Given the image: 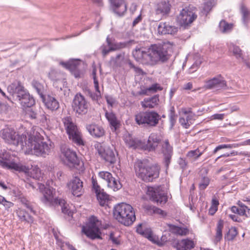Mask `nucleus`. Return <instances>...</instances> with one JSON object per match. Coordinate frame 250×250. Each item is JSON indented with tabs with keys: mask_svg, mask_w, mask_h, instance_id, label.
Instances as JSON below:
<instances>
[{
	"mask_svg": "<svg viewBox=\"0 0 250 250\" xmlns=\"http://www.w3.org/2000/svg\"><path fill=\"white\" fill-rule=\"evenodd\" d=\"M179 123L181 124V125L185 128H188L190 126L189 122H188L186 119H185L183 117L180 118Z\"/></svg>",
	"mask_w": 250,
	"mask_h": 250,
	"instance_id": "680f3d73",
	"label": "nucleus"
},
{
	"mask_svg": "<svg viewBox=\"0 0 250 250\" xmlns=\"http://www.w3.org/2000/svg\"><path fill=\"white\" fill-rule=\"evenodd\" d=\"M159 103V95H155L152 97L145 98L141 102L142 107L144 108H154L158 105Z\"/></svg>",
	"mask_w": 250,
	"mask_h": 250,
	"instance_id": "a878e982",
	"label": "nucleus"
},
{
	"mask_svg": "<svg viewBox=\"0 0 250 250\" xmlns=\"http://www.w3.org/2000/svg\"><path fill=\"white\" fill-rule=\"evenodd\" d=\"M105 116L108 121L111 129H114L115 131L119 127L120 123L115 114L112 112H109L106 111L105 113Z\"/></svg>",
	"mask_w": 250,
	"mask_h": 250,
	"instance_id": "2f4dec72",
	"label": "nucleus"
},
{
	"mask_svg": "<svg viewBox=\"0 0 250 250\" xmlns=\"http://www.w3.org/2000/svg\"><path fill=\"white\" fill-rule=\"evenodd\" d=\"M224 228V221L223 220L220 219L218 221L217 227L216 229V235L215 241L216 242H218L220 241V240L222 239V230Z\"/></svg>",
	"mask_w": 250,
	"mask_h": 250,
	"instance_id": "37998d69",
	"label": "nucleus"
},
{
	"mask_svg": "<svg viewBox=\"0 0 250 250\" xmlns=\"http://www.w3.org/2000/svg\"><path fill=\"white\" fill-rule=\"evenodd\" d=\"M195 116L196 114L194 113L187 115L186 120H187L188 122H189L190 125L193 123V121L195 120L194 117Z\"/></svg>",
	"mask_w": 250,
	"mask_h": 250,
	"instance_id": "69168bd1",
	"label": "nucleus"
},
{
	"mask_svg": "<svg viewBox=\"0 0 250 250\" xmlns=\"http://www.w3.org/2000/svg\"><path fill=\"white\" fill-rule=\"evenodd\" d=\"M95 147L99 154L105 161L109 162L110 164L116 162V158L112 149L108 146H104L99 143L95 144Z\"/></svg>",
	"mask_w": 250,
	"mask_h": 250,
	"instance_id": "ddd939ff",
	"label": "nucleus"
},
{
	"mask_svg": "<svg viewBox=\"0 0 250 250\" xmlns=\"http://www.w3.org/2000/svg\"><path fill=\"white\" fill-rule=\"evenodd\" d=\"M214 0H208L204 3L202 12L207 16L211 10L212 7L214 6Z\"/></svg>",
	"mask_w": 250,
	"mask_h": 250,
	"instance_id": "49530a36",
	"label": "nucleus"
},
{
	"mask_svg": "<svg viewBox=\"0 0 250 250\" xmlns=\"http://www.w3.org/2000/svg\"><path fill=\"white\" fill-rule=\"evenodd\" d=\"M54 190L53 188H45L43 192V196L41 197V201L47 206H56L64 203V200L54 198Z\"/></svg>",
	"mask_w": 250,
	"mask_h": 250,
	"instance_id": "4468645a",
	"label": "nucleus"
},
{
	"mask_svg": "<svg viewBox=\"0 0 250 250\" xmlns=\"http://www.w3.org/2000/svg\"><path fill=\"white\" fill-rule=\"evenodd\" d=\"M192 8L189 6L183 8L178 17L180 25L185 28L197 18V16Z\"/></svg>",
	"mask_w": 250,
	"mask_h": 250,
	"instance_id": "9d476101",
	"label": "nucleus"
},
{
	"mask_svg": "<svg viewBox=\"0 0 250 250\" xmlns=\"http://www.w3.org/2000/svg\"><path fill=\"white\" fill-rule=\"evenodd\" d=\"M230 210L233 213L237 214L240 216H245L247 218L250 217V209L248 210L242 209L237 206H233L231 208Z\"/></svg>",
	"mask_w": 250,
	"mask_h": 250,
	"instance_id": "79ce46f5",
	"label": "nucleus"
},
{
	"mask_svg": "<svg viewBox=\"0 0 250 250\" xmlns=\"http://www.w3.org/2000/svg\"><path fill=\"white\" fill-rule=\"evenodd\" d=\"M172 246L177 250H190L194 247L195 245L192 240L187 238L175 240L172 243Z\"/></svg>",
	"mask_w": 250,
	"mask_h": 250,
	"instance_id": "5701e85b",
	"label": "nucleus"
},
{
	"mask_svg": "<svg viewBox=\"0 0 250 250\" xmlns=\"http://www.w3.org/2000/svg\"><path fill=\"white\" fill-rule=\"evenodd\" d=\"M24 207L27 208L29 210H30L31 213H32L34 214H36V211L35 210V204L29 202L28 203L26 204V205L24 206Z\"/></svg>",
	"mask_w": 250,
	"mask_h": 250,
	"instance_id": "bf43d9fd",
	"label": "nucleus"
},
{
	"mask_svg": "<svg viewBox=\"0 0 250 250\" xmlns=\"http://www.w3.org/2000/svg\"><path fill=\"white\" fill-rule=\"evenodd\" d=\"M86 128L90 135L95 138H100L104 134V128L97 125H86Z\"/></svg>",
	"mask_w": 250,
	"mask_h": 250,
	"instance_id": "c85d7f7f",
	"label": "nucleus"
},
{
	"mask_svg": "<svg viewBox=\"0 0 250 250\" xmlns=\"http://www.w3.org/2000/svg\"><path fill=\"white\" fill-rule=\"evenodd\" d=\"M113 214L115 219L125 226L131 225L136 220L133 208L130 205L125 203L115 205Z\"/></svg>",
	"mask_w": 250,
	"mask_h": 250,
	"instance_id": "7ed1b4c3",
	"label": "nucleus"
},
{
	"mask_svg": "<svg viewBox=\"0 0 250 250\" xmlns=\"http://www.w3.org/2000/svg\"><path fill=\"white\" fill-rule=\"evenodd\" d=\"M7 90L11 94L13 99L19 103L29 94L28 91L20 81H15L9 85L7 87Z\"/></svg>",
	"mask_w": 250,
	"mask_h": 250,
	"instance_id": "6e6552de",
	"label": "nucleus"
},
{
	"mask_svg": "<svg viewBox=\"0 0 250 250\" xmlns=\"http://www.w3.org/2000/svg\"><path fill=\"white\" fill-rule=\"evenodd\" d=\"M112 9L119 16H122L126 11V4L124 0H110Z\"/></svg>",
	"mask_w": 250,
	"mask_h": 250,
	"instance_id": "4be33fe9",
	"label": "nucleus"
},
{
	"mask_svg": "<svg viewBox=\"0 0 250 250\" xmlns=\"http://www.w3.org/2000/svg\"><path fill=\"white\" fill-rule=\"evenodd\" d=\"M153 213L160 214L163 216L166 215V213L164 210L156 207H155Z\"/></svg>",
	"mask_w": 250,
	"mask_h": 250,
	"instance_id": "338daca9",
	"label": "nucleus"
},
{
	"mask_svg": "<svg viewBox=\"0 0 250 250\" xmlns=\"http://www.w3.org/2000/svg\"><path fill=\"white\" fill-rule=\"evenodd\" d=\"M162 89L163 87L157 83H154L147 88L149 92L152 93L156 92L158 90H162Z\"/></svg>",
	"mask_w": 250,
	"mask_h": 250,
	"instance_id": "6e6d98bb",
	"label": "nucleus"
},
{
	"mask_svg": "<svg viewBox=\"0 0 250 250\" xmlns=\"http://www.w3.org/2000/svg\"><path fill=\"white\" fill-rule=\"evenodd\" d=\"M20 104L23 108L31 107L35 104V100L33 96L29 94Z\"/></svg>",
	"mask_w": 250,
	"mask_h": 250,
	"instance_id": "a19ab883",
	"label": "nucleus"
},
{
	"mask_svg": "<svg viewBox=\"0 0 250 250\" xmlns=\"http://www.w3.org/2000/svg\"><path fill=\"white\" fill-rule=\"evenodd\" d=\"M227 85L225 80L220 75L211 79L206 81L204 87L206 89H215L217 90L227 89Z\"/></svg>",
	"mask_w": 250,
	"mask_h": 250,
	"instance_id": "f3484780",
	"label": "nucleus"
},
{
	"mask_svg": "<svg viewBox=\"0 0 250 250\" xmlns=\"http://www.w3.org/2000/svg\"><path fill=\"white\" fill-rule=\"evenodd\" d=\"M27 114L32 119H36L38 118V113L36 111L33 110L32 109L28 110Z\"/></svg>",
	"mask_w": 250,
	"mask_h": 250,
	"instance_id": "0e129e2a",
	"label": "nucleus"
},
{
	"mask_svg": "<svg viewBox=\"0 0 250 250\" xmlns=\"http://www.w3.org/2000/svg\"><path fill=\"white\" fill-rule=\"evenodd\" d=\"M172 44L167 42L163 44H152L148 48L136 47L132 54L137 62L152 66L159 62H165L169 59L168 52L171 50Z\"/></svg>",
	"mask_w": 250,
	"mask_h": 250,
	"instance_id": "f03ea898",
	"label": "nucleus"
},
{
	"mask_svg": "<svg viewBox=\"0 0 250 250\" xmlns=\"http://www.w3.org/2000/svg\"><path fill=\"white\" fill-rule=\"evenodd\" d=\"M238 234L237 228L235 227H231L226 234H225L224 238L226 241H232Z\"/></svg>",
	"mask_w": 250,
	"mask_h": 250,
	"instance_id": "a18cd8bd",
	"label": "nucleus"
},
{
	"mask_svg": "<svg viewBox=\"0 0 250 250\" xmlns=\"http://www.w3.org/2000/svg\"><path fill=\"white\" fill-rule=\"evenodd\" d=\"M85 92L86 95L89 96L94 102L98 103L99 100L101 98V93L93 92L89 89H86Z\"/></svg>",
	"mask_w": 250,
	"mask_h": 250,
	"instance_id": "de8ad7c7",
	"label": "nucleus"
},
{
	"mask_svg": "<svg viewBox=\"0 0 250 250\" xmlns=\"http://www.w3.org/2000/svg\"><path fill=\"white\" fill-rule=\"evenodd\" d=\"M69 139L78 146H85V143L82 138L81 133L78 130L68 135Z\"/></svg>",
	"mask_w": 250,
	"mask_h": 250,
	"instance_id": "72a5a7b5",
	"label": "nucleus"
},
{
	"mask_svg": "<svg viewBox=\"0 0 250 250\" xmlns=\"http://www.w3.org/2000/svg\"><path fill=\"white\" fill-rule=\"evenodd\" d=\"M82 231L88 238L91 239L101 238V233L99 227H83Z\"/></svg>",
	"mask_w": 250,
	"mask_h": 250,
	"instance_id": "cd10ccee",
	"label": "nucleus"
},
{
	"mask_svg": "<svg viewBox=\"0 0 250 250\" xmlns=\"http://www.w3.org/2000/svg\"><path fill=\"white\" fill-rule=\"evenodd\" d=\"M161 150L163 155V164L166 168V172H167L173 154V146L170 145L168 139L163 142Z\"/></svg>",
	"mask_w": 250,
	"mask_h": 250,
	"instance_id": "dca6fc26",
	"label": "nucleus"
},
{
	"mask_svg": "<svg viewBox=\"0 0 250 250\" xmlns=\"http://www.w3.org/2000/svg\"><path fill=\"white\" fill-rule=\"evenodd\" d=\"M61 150L67 161V165L71 170L75 169L79 172H84V163L78 158L76 152L66 146H62Z\"/></svg>",
	"mask_w": 250,
	"mask_h": 250,
	"instance_id": "0eeeda50",
	"label": "nucleus"
},
{
	"mask_svg": "<svg viewBox=\"0 0 250 250\" xmlns=\"http://www.w3.org/2000/svg\"><path fill=\"white\" fill-rule=\"evenodd\" d=\"M161 119L158 113L154 110L140 112L135 116L136 124L146 127L156 126Z\"/></svg>",
	"mask_w": 250,
	"mask_h": 250,
	"instance_id": "39448f33",
	"label": "nucleus"
},
{
	"mask_svg": "<svg viewBox=\"0 0 250 250\" xmlns=\"http://www.w3.org/2000/svg\"><path fill=\"white\" fill-rule=\"evenodd\" d=\"M136 175L144 182H150L158 178L159 173H136Z\"/></svg>",
	"mask_w": 250,
	"mask_h": 250,
	"instance_id": "e433bc0d",
	"label": "nucleus"
},
{
	"mask_svg": "<svg viewBox=\"0 0 250 250\" xmlns=\"http://www.w3.org/2000/svg\"><path fill=\"white\" fill-rule=\"evenodd\" d=\"M168 229L170 232L176 234L178 227L172 224H167Z\"/></svg>",
	"mask_w": 250,
	"mask_h": 250,
	"instance_id": "774afa93",
	"label": "nucleus"
},
{
	"mask_svg": "<svg viewBox=\"0 0 250 250\" xmlns=\"http://www.w3.org/2000/svg\"><path fill=\"white\" fill-rule=\"evenodd\" d=\"M92 191L96 194L97 199L100 206L104 207L107 205L109 201V195L104 192V189L98 185L97 181L92 177Z\"/></svg>",
	"mask_w": 250,
	"mask_h": 250,
	"instance_id": "2eb2a0df",
	"label": "nucleus"
},
{
	"mask_svg": "<svg viewBox=\"0 0 250 250\" xmlns=\"http://www.w3.org/2000/svg\"><path fill=\"white\" fill-rule=\"evenodd\" d=\"M232 148V144H223L218 146L213 150V153H216L219 150L224 148Z\"/></svg>",
	"mask_w": 250,
	"mask_h": 250,
	"instance_id": "13d9d810",
	"label": "nucleus"
},
{
	"mask_svg": "<svg viewBox=\"0 0 250 250\" xmlns=\"http://www.w3.org/2000/svg\"><path fill=\"white\" fill-rule=\"evenodd\" d=\"M0 166L5 169L18 172H29L33 167L31 165H23L17 161L10 152L6 150L0 152Z\"/></svg>",
	"mask_w": 250,
	"mask_h": 250,
	"instance_id": "20e7f679",
	"label": "nucleus"
},
{
	"mask_svg": "<svg viewBox=\"0 0 250 250\" xmlns=\"http://www.w3.org/2000/svg\"><path fill=\"white\" fill-rule=\"evenodd\" d=\"M160 142V139L158 135L154 133H152L149 135L147 144L143 143V149L149 151L155 150Z\"/></svg>",
	"mask_w": 250,
	"mask_h": 250,
	"instance_id": "412c9836",
	"label": "nucleus"
},
{
	"mask_svg": "<svg viewBox=\"0 0 250 250\" xmlns=\"http://www.w3.org/2000/svg\"><path fill=\"white\" fill-rule=\"evenodd\" d=\"M17 214L19 219L21 221H24L29 224H31L34 221L33 218L24 210H19L17 211Z\"/></svg>",
	"mask_w": 250,
	"mask_h": 250,
	"instance_id": "ea45409f",
	"label": "nucleus"
},
{
	"mask_svg": "<svg viewBox=\"0 0 250 250\" xmlns=\"http://www.w3.org/2000/svg\"><path fill=\"white\" fill-rule=\"evenodd\" d=\"M27 176L33 177V178L38 180V181H42L43 179L42 175L43 173H25Z\"/></svg>",
	"mask_w": 250,
	"mask_h": 250,
	"instance_id": "4d7b16f0",
	"label": "nucleus"
},
{
	"mask_svg": "<svg viewBox=\"0 0 250 250\" xmlns=\"http://www.w3.org/2000/svg\"><path fill=\"white\" fill-rule=\"evenodd\" d=\"M0 135L8 144L15 146H20L21 149L24 150L26 154L45 157L50 152V146L43 141V138L38 133L29 135L27 140L26 134L19 135L14 129L7 127L0 131Z\"/></svg>",
	"mask_w": 250,
	"mask_h": 250,
	"instance_id": "f257e3e1",
	"label": "nucleus"
},
{
	"mask_svg": "<svg viewBox=\"0 0 250 250\" xmlns=\"http://www.w3.org/2000/svg\"><path fill=\"white\" fill-rule=\"evenodd\" d=\"M203 153V152L200 151L199 148L192 150L187 153L186 155V159L187 161L192 163L197 160Z\"/></svg>",
	"mask_w": 250,
	"mask_h": 250,
	"instance_id": "4c0bfd02",
	"label": "nucleus"
},
{
	"mask_svg": "<svg viewBox=\"0 0 250 250\" xmlns=\"http://www.w3.org/2000/svg\"><path fill=\"white\" fill-rule=\"evenodd\" d=\"M240 12L242 15V21L245 25L247 26L250 20V10L244 4H241Z\"/></svg>",
	"mask_w": 250,
	"mask_h": 250,
	"instance_id": "c9c22d12",
	"label": "nucleus"
},
{
	"mask_svg": "<svg viewBox=\"0 0 250 250\" xmlns=\"http://www.w3.org/2000/svg\"><path fill=\"white\" fill-rule=\"evenodd\" d=\"M135 172H160V166L157 163H150L147 159L138 160L134 165Z\"/></svg>",
	"mask_w": 250,
	"mask_h": 250,
	"instance_id": "9b49d317",
	"label": "nucleus"
},
{
	"mask_svg": "<svg viewBox=\"0 0 250 250\" xmlns=\"http://www.w3.org/2000/svg\"><path fill=\"white\" fill-rule=\"evenodd\" d=\"M41 99L45 106L52 111L56 110L59 108V103L58 101L55 97L50 95H45Z\"/></svg>",
	"mask_w": 250,
	"mask_h": 250,
	"instance_id": "393cba45",
	"label": "nucleus"
},
{
	"mask_svg": "<svg viewBox=\"0 0 250 250\" xmlns=\"http://www.w3.org/2000/svg\"><path fill=\"white\" fill-rule=\"evenodd\" d=\"M169 116L171 127H173L176 122V118L177 117L175 114L174 107L173 106L170 108Z\"/></svg>",
	"mask_w": 250,
	"mask_h": 250,
	"instance_id": "8fccbe9b",
	"label": "nucleus"
},
{
	"mask_svg": "<svg viewBox=\"0 0 250 250\" xmlns=\"http://www.w3.org/2000/svg\"><path fill=\"white\" fill-rule=\"evenodd\" d=\"M99 220L97 217L94 216H91L89 219V222L86 226L92 227H98Z\"/></svg>",
	"mask_w": 250,
	"mask_h": 250,
	"instance_id": "864d4df0",
	"label": "nucleus"
},
{
	"mask_svg": "<svg viewBox=\"0 0 250 250\" xmlns=\"http://www.w3.org/2000/svg\"><path fill=\"white\" fill-rule=\"evenodd\" d=\"M188 233V229L187 228L178 227L176 234L180 235H185Z\"/></svg>",
	"mask_w": 250,
	"mask_h": 250,
	"instance_id": "e2e57ef3",
	"label": "nucleus"
},
{
	"mask_svg": "<svg viewBox=\"0 0 250 250\" xmlns=\"http://www.w3.org/2000/svg\"><path fill=\"white\" fill-rule=\"evenodd\" d=\"M170 4L166 2V0H162L158 3L156 8V12L157 14H162L163 15L169 13L170 10Z\"/></svg>",
	"mask_w": 250,
	"mask_h": 250,
	"instance_id": "473e14b6",
	"label": "nucleus"
},
{
	"mask_svg": "<svg viewBox=\"0 0 250 250\" xmlns=\"http://www.w3.org/2000/svg\"><path fill=\"white\" fill-rule=\"evenodd\" d=\"M106 44H103L100 47L103 57H106L110 52L121 50L130 46L135 41L130 40L124 42H116L115 39L108 35L106 38Z\"/></svg>",
	"mask_w": 250,
	"mask_h": 250,
	"instance_id": "423d86ee",
	"label": "nucleus"
},
{
	"mask_svg": "<svg viewBox=\"0 0 250 250\" xmlns=\"http://www.w3.org/2000/svg\"><path fill=\"white\" fill-rule=\"evenodd\" d=\"M146 194L152 201L160 205H164L167 201V195L159 188L148 187Z\"/></svg>",
	"mask_w": 250,
	"mask_h": 250,
	"instance_id": "f8f14e48",
	"label": "nucleus"
},
{
	"mask_svg": "<svg viewBox=\"0 0 250 250\" xmlns=\"http://www.w3.org/2000/svg\"><path fill=\"white\" fill-rule=\"evenodd\" d=\"M57 205H59L61 207L62 212L64 214H67L69 216L72 215L73 212L67 208L66 205H65V201L64 200V203L61 204H57Z\"/></svg>",
	"mask_w": 250,
	"mask_h": 250,
	"instance_id": "5fc2aeb1",
	"label": "nucleus"
},
{
	"mask_svg": "<svg viewBox=\"0 0 250 250\" xmlns=\"http://www.w3.org/2000/svg\"><path fill=\"white\" fill-rule=\"evenodd\" d=\"M219 27L223 33H225L232 29V24L228 23L224 20H222L219 23Z\"/></svg>",
	"mask_w": 250,
	"mask_h": 250,
	"instance_id": "09e8293b",
	"label": "nucleus"
},
{
	"mask_svg": "<svg viewBox=\"0 0 250 250\" xmlns=\"http://www.w3.org/2000/svg\"><path fill=\"white\" fill-rule=\"evenodd\" d=\"M210 183V179L208 177L202 176L201 181L199 185V188L201 190H204L208 186Z\"/></svg>",
	"mask_w": 250,
	"mask_h": 250,
	"instance_id": "3c124183",
	"label": "nucleus"
},
{
	"mask_svg": "<svg viewBox=\"0 0 250 250\" xmlns=\"http://www.w3.org/2000/svg\"><path fill=\"white\" fill-rule=\"evenodd\" d=\"M63 73L61 71L51 68L50 71L48 73L49 79L53 83V86L58 90H62V86L58 85L59 82L63 83V85L66 83V81L63 79Z\"/></svg>",
	"mask_w": 250,
	"mask_h": 250,
	"instance_id": "a211bd4d",
	"label": "nucleus"
},
{
	"mask_svg": "<svg viewBox=\"0 0 250 250\" xmlns=\"http://www.w3.org/2000/svg\"><path fill=\"white\" fill-rule=\"evenodd\" d=\"M0 204L3 205L5 209H8L14 206L12 202L7 201L5 198L1 195H0Z\"/></svg>",
	"mask_w": 250,
	"mask_h": 250,
	"instance_id": "603ef678",
	"label": "nucleus"
},
{
	"mask_svg": "<svg viewBox=\"0 0 250 250\" xmlns=\"http://www.w3.org/2000/svg\"><path fill=\"white\" fill-rule=\"evenodd\" d=\"M99 175L107 182L108 187L114 190L118 189L120 188L119 181L113 177L111 173H99Z\"/></svg>",
	"mask_w": 250,
	"mask_h": 250,
	"instance_id": "b1692460",
	"label": "nucleus"
},
{
	"mask_svg": "<svg viewBox=\"0 0 250 250\" xmlns=\"http://www.w3.org/2000/svg\"><path fill=\"white\" fill-rule=\"evenodd\" d=\"M230 154V156H235V155H244V156H247L248 157L250 156V153L246 151H241L240 152H238L237 151H232L230 153H229Z\"/></svg>",
	"mask_w": 250,
	"mask_h": 250,
	"instance_id": "052dcab7",
	"label": "nucleus"
},
{
	"mask_svg": "<svg viewBox=\"0 0 250 250\" xmlns=\"http://www.w3.org/2000/svg\"><path fill=\"white\" fill-rule=\"evenodd\" d=\"M67 186L74 196L80 197L83 192V182L77 176L71 180Z\"/></svg>",
	"mask_w": 250,
	"mask_h": 250,
	"instance_id": "6ab92c4d",
	"label": "nucleus"
},
{
	"mask_svg": "<svg viewBox=\"0 0 250 250\" xmlns=\"http://www.w3.org/2000/svg\"><path fill=\"white\" fill-rule=\"evenodd\" d=\"M125 142L126 145L129 147L133 149L140 148L143 149V143L139 140L133 139L131 136L129 135L127 136Z\"/></svg>",
	"mask_w": 250,
	"mask_h": 250,
	"instance_id": "7c9ffc66",
	"label": "nucleus"
},
{
	"mask_svg": "<svg viewBox=\"0 0 250 250\" xmlns=\"http://www.w3.org/2000/svg\"><path fill=\"white\" fill-rule=\"evenodd\" d=\"M66 132L68 135L78 130L77 125L72 121L70 116H67L62 119Z\"/></svg>",
	"mask_w": 250,
	"mask_h": 250,
	"instance_id": "c756f323",
	"label": "nucleus"
},
{
	"mask_svg": "<svg viewBox=\"0 0 250 250\" xmlns=\"http://www.w3.org/2000/svg\"><path fill=\"white\" fill-rule=\"evenodd\" d=\"M73 110L78 115H83L87 113L89 104L85 97L80 93L76 94L73 100Z\"/></svg>",
	"mask_w": 250,
	"mask_h": 250,
	"instance_id": "1a4fd4ad",
	"label": "nucleus"
},
{
	"mask_svg": "<svg viewBox=\"0 0 250 250\" xmlns=\"http://www.w3.org/2000/svg\"><path fill=\"white\" fill-rule=\"evenodd\" d=\"M125 53L122 52L117 54L115 57H111L110 58L111 62L113 63L116 66H120L122 61L125 59Z\"/></svg>",
	"mask_w": 250,
	"mask_h": 250,
	"instance_id": "c03bdc74",
	"label": "nucleus"
},
{
	"mask_svg": "<svg viewBox=\"0 0 250 250\" xmlns=\"http://www.w3.org/2000/svg\"><path fill=\"white\" fill-rule=\"evenodd\" d=\"M81 62L79 59H70L66 62L61 61L59 63L63 67L69 70L75 78H79L80 74L78 70V66L80 64Z\"/></svg>",
	"mask_w": 250,
	"mask_h": 250,
	"instance_id": "aec40b11",
	"label": "nucleus"
},
{
	"mask_svg": "<svg viewBox=\"0 0 250 250\" xmlns=\"http://www.w3.org/2000/svg\"><path fill=\"white\" fill-rule=\"evenodd\" d=\"M229 50L230 53H232L237 60L243 61L244 60V56L243 51L239 46L230 43L229 46Z\"/></svg>",
	"mask_w": 250,
	"mask_h": 250,
	"instance_id": "f704fd0d",
	"label": "nucleus"
},
{
	"mask_svg": "<svg viewBox=\"0 0 250 250\" xmlns=\"http://www.w3.org/2000/svg\"><path fill=\"white\" fill-rule=\"evenodd\" d=\"M31 86L42 98L44 95L45 88L43 84L37 80H33L31 82Z\"/></svg>",
	"mask_w": 250,
	"mask_h": 250,
	"instance_id": "58836bf2",
	"label": "nucleus"
},
{
	"mask_svg": "<svg viewBox=\"0 0 250 250\" xmlns=\"http://www.w3.org/2000/svg\"><path fill=\"white\" fill-rule=\"evenodd\" d=\"M157 30L158 33L160 35H172L177 33L178 28L166 22H161L158 26Z\"/></svg>",
	"mask_w": 250,
	"mask_h": 250,
	"instance_id": "bb28decb",
	"label": "nucleus"
}]
</instances>
